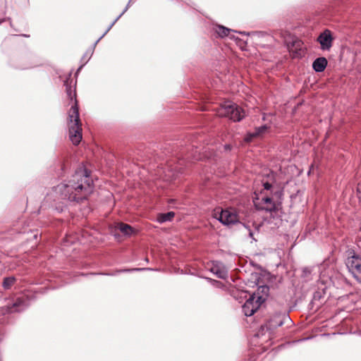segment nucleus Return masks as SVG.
<instances>
[{"instance_id": "obj_9", "label": "nucleus", "mask_w": 361, "mask_h": 361, "mask_svg": "<svg viewBox=\"0 0 361 361\" xmlns=\"http://www.w3.org/2000/svg\"><path fill=\"white\" fill-rule=\"evenodd\" d=\"M26 307L27 304L25 300L23 298H18L11 306H7L6 307L0 309V313L4 314L6 313H12L16 312H19L24 310Z\"/></svg>"}, {"instance_id": "obj_13", "label": "nucleus", "mask_w": 361, "mask_h": 361, "mask_svg": "<svg viewBox=\"0 0 361 361\" xmlns=\"http://www.w3.org/2000/svg\"><path fill=\"white\" fill-rule=\"evenodd\" d=\"M267 129V127L266 125L259 126L257 128H255V131L253 133H248L247 135L245 137V140L246 142H250L255 137L262 135L264 134Z\"/></svg>"}, {"instance_id": "obj_24", "label": "nucleus", "mask_w": 361, "mask_h": 361, "mask_svg": "<svg viewBox=\"0 0 361 361\" xmlns=\"http://www.w3.org/2000/svg\"><path fill=\"white\" fill-rule=\"evenodd\" d=\"M86 58H87V54H85V55L83 56V57H82V59H84V60H85V59H86Z\"/></svg>"}, {"instance_id": "obj_2", "label": "nucleus", "mask_w": 361, "mask_h": 361, "mask_svg": "<svg viewBox=\"0 0 361 361\" xmlns=\"http://www.w3.org/2000/svg\"><path fill=\"white\" fill-rule=\"evenodd\" d=\"M71 81L67 79L64 82L66 90L68 97L73 104L68 112V124H69V138L72 143L75 145H78L82 139V128L81 123L79 118V111L78 106V102L76 99V92L75 86H71Z\"/></svg>"}, {"instance_id": "obj_5", "label": "nucleus", "mask_w": 361, "mask_h": 361, "mask_svg": "<svg viewBox=\"0 0 361 361\" xmlns=\"http://www.w3.org/2000/svg\"><path fill=\"white\" fill-rule=\"evenodd\" d=\"M346 265L354 278L361 283V257L353 255L348 257L346 261Z\"/></svg>"}, {"instance_id": "obj_17", "label": "nucleus", "mask_w": 361, "mask_h": 361, "mask_svg": "<svg viewBox=\"0 0 361 361\" xmlns=\"http://www.w3.org/2000/svg\"><path fill=\"white\" fill-rule=\"evenodd\" d=\"M16 281V278L14 276L6 277L4 279L3 281V287L5 289H9Z\"/></svg>"}, {"instance_id": "obj_14", "label": "nucleus", "mask_w": 361, "mask_h": 361, "mask_svg": "<svg viewBox=\"0 0 361 361\" xmlns=\"http://www.w3.org/2000/svg\"><path fill=\"white\" fill-rule=\"evenodd\" d=\"M117 228L126 235H130L134 231V229L130 225L124 223H119Z\"/></svg>"}, {"instance_id": "obj_10", "label": "nucleus", "mask_w": 361, "mask_h": 361, "mask_svg": "<svg viewBox=\"0 0 361 361\" xmlns=\"http://www.w3.org/2000/svg\"><path fill=\"white\" fill-rule=\"evenodd\" d=\"M285 319H290V317L286 314H276L268 321V327L269 329H276L283 325Z\"/></svg>"}, {"instance_id": "obj_3", "label": "nucleus", "mask_w": 361, "mask_h": 361, "mask_svg": "<svg viewBox=\"0 0 361 361\" xmlns=\"http://www.w3.org/2000/svg\"><path fill=\"white\" fill-rule=\"evenodd\" d=\"M216 114L220 117H227L234 122L240 121L245 116L244 110L231 102L222 104L217 109Z\"/></svg>"}, {"instance_id": "obj_19", "label": "nucleus", "mask_w": 361, "mask_h": 361, "mask_svg": "<svg viewBox=\"0 0 361 361\" xmlns=\"http://www.w3.org/2000/svg\"><path fill=\"white\" fill-rule=\"evenodd\" d=\"M356 195H357V197L360 201V202L361 203V183H359L357 185V188H356Z\"/></svg>"}, {"instance_id": "obj_18", "label": "nucleus", "mask_w": 361, "mask_h": 361, "mask_svg": "<svg viewBox=\"0 0 361 361\" xmlns=\"http://www.w3.org/2000/svg\"><path fill=\"white\" fill-rule=\"evenodd\" d=\"M130 4V2L127 5V6L125 8L123 11L115 19V20L109 25V27L107 28L106 32L101 36L95 42V44L110 30V29L112 27V26L114 25V23L121 18V16L128 10V6Z\"/></svg>"}, {"instance_id": "obj_12", "label": "nucleus", "mask_w": 361, "mask_h": 361, "mask_svg": "<svg viewBox=\"0 0 361 361\" xmlns=\"http://www.w3.org/2000/svg\"><path fill=\"white\" fill-rule=\"evenodd\" d=\"M327 60L324 57L316 59L312 63V68L316 72H322L327 66Z\"/></svg>"}, {"instance_id": "obj_1", "label": "nucleus", "mask_w": 361, "mask_h": 361, "mask_svg": "<svg viewBox=\"0 0 361 361\" xmlns=\"http://www.w3.org/2000/svg\"><path fill=\"white\" fill-rule=\"evenodd\" d=\"M93 182L87 170L76 171L68 183H61L53 188L57 200L81 201L92 192Z\"/></svg>"}, {"instance_id": "obj_8", "label": "nucleus", "mask_w": 361, "mask_h": 361, "mask_svg": "<svg viewBox=\"0 0 361 361\" xmlns=\"http://www.w3.org/2000/svg\"><path fill=\"white\" fill-rule=\"evenodd\" d=\"M322 50H329L332 47L333 37L329 30H325L317 37Z\"/></svg>"}, {"instance_id": "obj_20", "label": "nucleus", "mask_w": 361, "mask_h": 361, "mask_svg": "<svg viewBox=\"0 0 361 361\" xmlns=\"http://www.w3.org/2000/svg\"><path fill=\"white\" fill-rule=\"evenodd\" d=\"M264 189L267 190H269L272 188V185L268 182H263Z\"/></svg>"}, {"instance_id": "obj_16", "label": "nucleus", "mask_w": 361, "mask_h": 361, "mask_svg": "<svg viewBox=\"0 0 361 361\" xmlns=\"http://www.w3.org/2000/svg\"><path fill=\"white\" fill-rule=\"evenodd\" d=\"M175 213L173 212H169L164 214H159L157 217V220L159 223H164L166 221H171L172 219L174 217Z\"/></svg>"}, {"instance_id": "obj_4", "label": "nucleus", "mask_w": 361, "mask_h": 361, "mask_svg": "<svg viewBox=\"0 0 361 361\" xmlns=\"http://www.w3.org/2000/svg\"><path fill=\"white\" fill-rule=\"evenodd\" d=\"M214 217L224 225L230 226L239 221V216L234 209L230 208L221 209V212H215Z\"/></svg>"}, {"instance_id": "obj_15", "label": "nucleus", "mask_w": 361, "mask_h": 361, "mask_svg": "<svg viewBox=\"0 0 361 361\" xmlns=\"http://www.w3.org/2000/svg\"><path fill=\"white\" fill-rule=\"evenodd\" d=\"M215 32L220 37H224L229 35L231 32L234 30L228 29L223 25H217L215 28Z\"/></svg>"}, {"instance_id": "obj_7", "label": "nucleus", "mask_w": 361, "mask_h": 361, "mask_svg": "<svg viewBox=\"0 0 361 361\" xmlns=\"http://www.w3.org/2000/svg\"><path fill=\"white\" fill-rule=\"evenodd\" d=\"M257 209L265 211L268 212H275L276 210V204L271 197L264 196L261 199L257 197L253 201Z\"/></svg>"}, {"instance_id": "obj_11", "label": "nucleus", "mask_w": 361, "mask_h": 361, "mask_svg": "<svg viewBox=\"0 0 361 361\" xmlns=\"http://www.w3.org/2000/svg\"><path fill=\"white\" fill-rule=\"evenodd\" d=\"M210 271L219 279H226L228 275V271L226 267L220 262L213 263Z\"/></svg>"}, {"instance_id": "obj_22", "label": "nucleus", "mask_w": 361, "mask_h": 361, "mask_svg": "<svg viewBox=\"0 0 361 361\" xmlns=\"http://www.w3.org/2000/svg\"><path fill=\"white\" fill-rule=\"evenodd\" d=\"M142 270H152V269L150 268H145V269H133L130 271H142Z\"/></svg>"}, {"instance_id": "obj_26", "label": "nucleus", "mask_w": 361, "mask_h": 361, "mask_svg": "<svg viewBox=\"0 0 361 361\" xmlns=\"http://www.w3.org/2000/svg\"><path fill=\"white\" fill-rule=\"evenodd\" d=\"M250 236L252 237V232H250Z\"/></svg>"}, {"instance_id": "obj_25", "label": "nucleus", "mask_w": 361, "mask_h": 361, "mask_svg": "<svg viewBox=\"0 0 361 361\" xmlns=\"http://www.w3.org/2000/svg\"><path fill=\"white\" fill-rule=\"evenodd\" d=\"M224 147H225L226 149H230L229 145H225Z\"/></svg>"}, {"instance_id": "obj_23", "label": "nucleus", "mask_w": 361, "mask_h": 361, "mask_svg": "<svg viewBox=\"0 0 361 361\" xmlns=\"http://www.w3.org/2000/svg\"><path fill=\"white\" fill-rule=\"evenodd\" d=\"M82 66H83V65H81V66L78 68V69L77 72H78V71H80V69L82 68Z\"/></svg>"}, {"instance_id": "obj_6", "label": "nucleus", "mask_w": 361, "mask_h": 361, "mask_svg": "<svg viewBox=\"0 0 361 361\" xmlns=\"http://www.w3.org/2000/svg\"><path fill=\"white\" fill-rule=\"evenodd\" d=\"M262 297H255L252 295L247 299L242 306V311L246 317L252 316L259 307Z\"/></svg>"}, {"instance_id": "obj_21", "label": "nucleus", "mask_w": 361, "mask_h": 361, "mask_svg": "<svg viewBox=\"0 0 361 361\" xmlns=\"http://www.w3.org/2000/svg\"><path fill=\"white\" fill-rule=\"evenodd\" d=\"M259 288L262 289V292L264 293H267L269 290V288L267 286H261Z\"/></svg>"}]
</instances>
